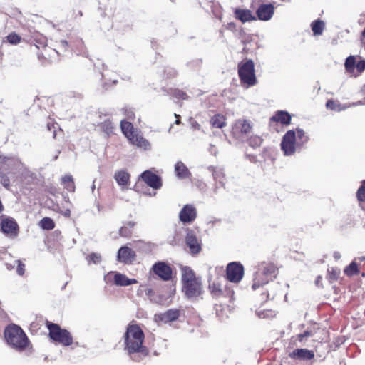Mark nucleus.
Returning <instances> with one entry per match:
<instances>
[{"label": "nucleus", "instance_id": "1", "mask_svg": "<svg viewBox=\"0 0 365 365\" xmlns=\"http://www.w3.org/2000/svg\"><path fill=\"white\" fill-rule=\"evenodd\" d=\"M144 334L137 325H129L124 336L125 350L130 359L135 361H140L148 354V351L143 346Z\"/></svg>", "mask_w": 365, "mask_h": 365}, {"label": "nucleus", "instance_id": "2", "mask_svg": "<svg viewBox=\"0 0 365 365\" xmlns=\"http://www.w3.org/2000/svg\"><path fill=\"white\" fill-rule=\"evenodd\" d=\"M5 339L7 343L16 350H24L29 344V339L22 329L15 324L5 329Z\"/></svg>", "mask_w": 365, "mask_h": 365}, {"label": "nucleus", "instance_id": "3", "mask_svg": "<svg viewBox=\"0 0 365 365\" xmlns=\"http://www.w3.org/2000/svg\"><path fill=\"white\" fill-rule=\"evenodd\" d=\"M120 128L123 133L130 143L145 150L150 149V143L140 134L134 130L131 123L122 120L120 121Z\"/></svg>", "mask_w": 365, "mask_h": 365}, {"label": "nucleus", "instance_id": "4", "mask_svg": "<svg viewBox=\"0 0 365 365\" xmlns=\"http://www.w3.org/2000/svg\"><path fill=\"white\" fill-rule=\"evenodd\" d=\"M276 270L274 264L262 263L255 275L252 289L255 290L260 286L267 284L275 277Z\"/></svg>", "mask_w": 365, "mask_h": 365}, {"label": "nucleus", "instance_id": "5", "mask_svg": "<svg viewBox=\"0 0 365 365\" xmlns=\"http://www.w3.org/2000/svg\"><path fill=\"white\" fill-rule=\"evenodd\" d=\"M238 75L241 83L246 87H250L257 83L255 64L252 60L240 62L238 64Z\"/></svg>", "mask_w": 365, "mask_h": 365}, {"label": "nucleus", "instance_id": "6", "mask_svg": "<svg viewBox=\"0 0 365 365\" xmlns=\"http://www.w3.org/2000/svg\"><path fill=\"white\" fill-rule=\"evenodd\" d=\"M48 328L49 329V336L53 341L63 346H69L72 344L73 338L67 330L61 329L56 324H50Z\"/></svg>", "mask_w": 365, "mask_h": 365}, {"label": "nucleus", "instance_id": "7", "mask_svg": "<svg viewBox=\"0 0 365 365\" xmlns=\"http://www.w3.org/2000/svg\"><path fill=\"white\" fill-rule=\"evenodd\" d=\"M302 148L296 139L294 130H288L282 138L281 148L285 155H292L295 151Z\"/></svg>", "mask_w": 365, "mask_h": 365}, {"label": "nucleus", "instance_id": "8", "mask_svg": "<svg viewBox=\"0 0 365 365\" xmlns=\"http://www.w3.org/2000/svg\"><path fill=\"white\" fill-rule=\"evenodd\" d=\"M106 284H115L120 287L129 286L138 283L135 279H129L125 274L118 272H110L104 276Z\"/></svg>", "mask_w": 365, "mask_h": 365}, {"label": "nucleus", "instance_id": "9", "mask_svg": "<svg viewBox=\"0 0 365 365\" xmlns=\"http://www.w3.org/2000/svg\"><path fill=\"white\" fill-rule=\"evenodd\" d=\"M244 274L243 266L239 262H231L227 267V278L234 283H237L242 279Z\"/></svg>", "mask_w": 365, "mask_h": 365}, {"label": "nucleus", "instance_id": "10", "mask_svg": "<svg viewBox=\"0 0 365 365\" xmlns=\"http://www.w3.org/2000/svg\"><path fill=\"white\" fill-rule=\"evenodd\" d=\"M1 228L3 233L9 237L14 238L18 235L19 225L13 218L6 217L2 219Z\"/></svg>", "mask_w": 365, "mask_h": 365}, {"label": "nucleus", "instance_id": "11", "mask_svg": "<svg viewBox=\"0 0 365 365\" xmlns=\"http://www.w3.org/2000/svg\"><path fill=\"white\" fill-rule=\"evenodd\" d=\"M180 311L178 309H170L163 313L155 314L154 320L157 323L167 324L178 319Z\"/></svg>", "mask_w": 365, "mask_h": 365}, {"label": "nucleus", "instance_id": "12", "mask_svg": "<svg viewBox=\"0 0 365 365\" xmlns=\"http://www.w3.org/2000/svg\"><path fill=\"white\" fill-rule=\"evenodd\" d=\"M152 270L158 277L164 281H168L172 278V269L164 262L155 263L152 267Z\"/></svg>", "mask_w": 365, "mask_h": 365}, {"label": "nucleus", "instance_id": "13", "mask_svg": "<svg viewBox=\"0 0 365 365\" xmlns=\"http://www.w3.org/2000/svg\"><path fill=\"white\" fill-rule=\"evenodd\" d=\"M182 290L189 299H195L202 293L201 280L198 279L192 282L185 284L182 287Z\"/></svg>", "mask_w": 365, "mask_h": 365}, {"label": "nucleus", "instance_id": "14", "mask_svg": "<svg viewBox=\"0 0 365 365\" xmlns=\"http://www.w3.org/2000/svg\"><path fill=\"white\" fill-rule=\"evenodd\" d=\"M197 211L192 205H185L179 213L180 220L183 223H190L195 220Z\"/></svg>", "mask_w": 365, "mask_h": 365}, {"label": "nucleus", "instance_id": "15", "mask_svg": "<svg viewBox=\"0 0 365 365\" xmlns=\"http://www.w3.org/2000/svg\"><path fill=\"white\" fill-rule=\"evenodd\" d=\"M117 259L122 263H131L135 259V252L127 246L121 247L118 252Z\"/></svg>", "mask_w": 365, "mask_h": 365}, {"label": "nucleus", "instance_id": "16", "mask_svg": "<svg viewBox=\"0 0 365 365\" xmlns=\"http://www.w3.org/2000/svg\"><path fill=\"white\" fill-rule=\"evenodd\" d=\"M142 180L150 187L159 189L162 186L160 178L150 170H145L141 174Z\"/></svg>", "mask_w": 365, "mask_h": 365}, {"label": "nucleus", "instance_id": "17", "mask_svg": "<svg viewBox=\"0 0 365 365\" xmlns=\"http://www.w3.org/2000/svg\"><path fill=\"white\" fill-rule=\"evenodd\" d=\"M185 242L192 254H197L201 250V245L192 231H188Z\"/></svg>", "mask_w": 365, "mask_h": 365}, {"label": "nucleus", "instance_id": "18", "mask_svg": "<svg viewBox=\"0 0 365 365\" xmlns=\"http://www.w3.org/2000/svg\"><path fill=\"white\" fill-rule=\"evenodd\" d=\"M252 128V124L249 120L239 119L235 121L232 130L234 134L241 133L242 135H247L251 132Z\"/></svg>", "mask_w": 365, "mask_h": 365}, {"label": "nucleus", "instance_id": "19", "mask_svg": "<svg viewBox=\"0 0 365 365\" xmlns=\"http://www.w3.org/2000/svg\"><path fill=\"white\" fill-rule=\"evenodd\" d=\"M274 11V8L272 4H261L257 10V15L259 20L268 21L272 17Z\"/></svg>", "mask_w": 365, "mask_h": 365}, {"label": "nucleus", "instance_id": "20", "mask_svg": "<svg viewBox=\"0 0 365 365\" xmlns=\"http://www.w3.org/2000/svg\"><path fill=\"white\" fill-rule=\"evenodd\" d=\"M289 356L294 359L310 360L314 358V354L306 349H297L290 353Z\"/></svg>", "mask_w": 365, "mask_h": 365}, {"label": "nucleus", "instance_id": "21", "mask_svg": "<svg viewBox=\"0 0 365 365\" xmlns=\"http://www.w3.org/2000/svg\"><path fill=\"white\" fill-rule=\"evenodd\" d=\"M235 17L242 23L256 20L255 16L249 9H236L235 10Z\"/></svg>", "mask_w": 365, "mask_h": 365}, {"label": "nucleus", "instance_id": "22", "mask_svg": "<svg viewBox=\"0 0 365 365\" xmlns=\"http://www.w3.org/2000/svg\"><path fill=\"white\" fill-rule=\"evenodd\" d=\"M114 178L117 183L124 190L130 184V175L126 171L122 170L115 172Z\"/></svg>", "mask_w": 365, "mask_h": 365}, {"label": "nucleus", "instance_id": "23", "mask_svg": "<svg viewBox=\"0 0 365 365\" xmlns=\"http://www.w3.org/2000/svg\"><path fill=\"white\" fill-rule=\"evenodd\" d=\"M175 173L179 179H185L191 177V173L187 166L181 161L175 165Z\"/></svg>", "mask_w": 365, "mask_h": 365}, {"label": "nucleus", "instance_id": "24", "mask_svg": "<svg viewBox=\"0 0 365 365\" xmlns=\"http://www.w3.org/2000/svg\"><path fill=\"white\" fill-rule=\"evenodd\" d=\"M359 104H362V103L361 101H359L357 103H354L352 104L341 105L338 101H335L334 100H329L326 103V106L329 110L339 112L344 110L346 108H349L351 106H355Z\"/></svg>", "mask_w": 365, "mask_h": 365}, {"label": "nucleus", "instance_id": "25", "mask_svg": "<svg viewBox=\"0 0 365 365\" xmlns=\"http://www.w3.org/2000/svg\"><path fill=\"white\" fill-rule=\"evenodd\" d=\"M271 120L279 122L283 125H289L291 121V115L287 111L279 110L271 118Z\"/></svg>", "mask_w": 365, "mask_h": 365}, {"label": "nucleus", "instance_id": "26", "mask_svg": "<svg viewBox=\"0 0 365 365\" xmlns=\"http://www.w3.org/2000/svg\"><path fill=\"white\" fill-rule=\"evenodd\" d=\"M200 279L195 277L194 272L188 267L182 269V282L183 285Z\"/></svg>", "mask_w": 365, "mask_h": 365}, {"label": "nucleus", "instance_id": "27", "mask_svg": "<svg viewBox=\"0 0 365 365\" xmlns=\"http://www.w3.org/2000/svg\"><path fill=\"white\" fill-rule=\"evenodd\" d=\"M210 124L214 128H222L226 125L225 118L222 115L216 114L210 119Z\"/></svg>", "mask_w": 365, "mask_h": 365}, {"label": "nucleus", "instance_id": "28", "mask_svg": "<svg viewBox=\"0 0 365 365\" xmlns=\"http://www.w3.org/2000/svg\"><path fill=\"white\" fill-rule=\"evenodd\" d=\"M356 65V57L354 56H350L346 59L344 66L347 72L354 74L355 68Z\"/></svg>", "mask_w": 365, "mask_h": 365}, {"label": "nucleus", "instance_id": "29", "mask_svg": "<svg viewBox=\"0 0 365 365\" xmlns=\"http://www.w3.org/2000/svg\"><path fill=\"white\" fill-rule=\"evenodd\" d=\"M62 183L64 185L65 188L69 192L75 191V185L72 175H66L61 179Z\"/></svg>", "mask_w": 365, "mask_h": 365}, {"label": "nucleus", "instance_id": "30", "mask_svg": "<svg viewBox=\"0 0 365 365\" xmlns=\"http://www.w3.org/2000/svg\"><path fill=\"white\" fill-rule=\"evenodd\" d=\"M294 131L296 133L297 141L299 143L300 146L302 147L304 144L308 142L309 137L301 128H297Z\"/></svg>", "mask_w": 365, "mask_h": 365}, {"label": "nucleus", "instance_id": "31", "mask_svg": "<svg viewBox=\"0 0 365 365\" xmlns=\"http://www.w3.org/2000/svg\"><path fill=\"white\" fill-rule=\"evenodd\" d=\"M324 29V23L323 21L317 20L312 24V30L314 36L321 35Z\"/></svg>", "mask_w": 365, "mask_h": 365}, {"label": "nucleus", "instance_id": "32", "mask_svg": "<svg viewBox=\"0 0 365 365\" xmlns=\"http://www.w3.org/2000/svg\"><path fill=\"white\" fill-rule=\"evenodd\" d=\"M40 226L43 230H50L54 228L55 224L52 219L50 217H43L39 222Z\"/></svg>", "mask_w": 365, "mask_h": 365}, {"label": "nucleus", "instance_id": "33", "mask_svg": "<svg viewBox=\"0 0 365 365\" xmlns=\"http://www.w3.org/2000/svg\"><path fill=\"white\" fill-rule=\"evenodd\" d=\"M209 289L213 297H219L222 294V288L217 283L213 282L210 284Z\"/></svg>", "mask_w": 365, "mask_h": 365}, {"label": "nucleus", "instance_id": "34", "mask_svg": "<svg viewBox=\"0 0 365 365\" xmlns=\"http://www.w3.org/2000/svg\"><path fill=\"white\" fill-rule=\"evenodd\" d=\"M344 272L347 276H353L359 273L358 265L354 261L344 269Z\"/></svg>", "mask_w": 365, "mask_h": 365}, {"label": "nucleus", "instance_id": "35", "mask_svg": "<svg viewBox=\"0 0 365 365\" xmlns=\"http://www.w3.org/2000/svg\"><path fill=\"white\" fill-rule=\"evenodd\" d=\"M248 143H249V145L253 148H257V147H259L260 146V145L262 144V139L261 137L259 136H257V135H254V136H252L249 140H248Z\"/></svg>", "mask_w": 365, "mask_h": 365}, {"label": "nucleus", "instance_id": "36", "mask_svg": "<svg viewBox=\"0 0 365 365\" xmlns=\"http://www.w3.org/2000/svg\"><path fill=\"white\" fill-rule=\"evenodd\" d=\"M101 127L103 129V130L108 134L113 133L114 128L113 123L109 120H105L102 123Z\"/></svg>", "mask_w": 365, "mask_h": 365}, {"label": "nucleus", "instance_id": "37", "mask_svg": "<svg viewBox=\"0 0 365 365\" xmlns=\"http://www.w3.org/2000/svg\"><path fill=\"white\" fill-rule=\"evenodd\" d=\"M209 169L212 172L214 178L218 180L220 182H222L221 180L222 177H223L222 169H217L212 166L210 167Z\"/></svg>", "mask_w": 365, "mask_h": 365}, {"label": "nucleus", "instance_id": "38", "mask_svg": "<svg viewBox=\"0 0 365 365\" xmlns=\"http://www.w3.org/2000/svg\"><path fill=\"white\" fill-rule=\"evenodd\" d=\"M356 195L359 201L365 200V180L362 181V184L359 188Z\"/></svg>", "mask_w": 365, "mask_h": 365}, {"label": "nucleus", "instance_id": "39", "mask_svg": "<svg viewBox=\"0 0 365 365\" xmlns=\"http://www.w3.org/2000/svg\"><path fill=\"white\" fill-rule=\"evenodd\" d=\"M7 41L11 44H17L21 41V37L15 33H11L6 37Z\"/></svg>", "mask_w": 365, "mask_h": 365}, {"label": "nucleus", "instance_id": "40", "mask_svg": "<svg viewBox=\"0 0 365 365\" xmlns=\"http://www.w3.org/2000/svg\"><path fill=\"white\" fill-rule=\"evenodd\" d=\"M87 259L89 262H92L94 264H98L101 261V256L98 253L93 252L88 256Z\"/></svg>", "mask_w": 365, "mask_h": 365}, {"label": "nucleus", "instance_id": "41", "mask_svg": "<svg viewBox=\"0 0 365 365\" xmlns=\"http://www.w3.org/2000/svg\"><path fill=\"white\" fill-rule=\"evenodd\" d=\"M355 69L356 70L357 73H354V76H357L362 73L365 70V60L361 59L357 61Z\"/></svg>", "mask_w": 365, "mask_h": 365}, {"label": "nucleus", "instance_id": "42", "mask_svg": "<svg viewBox=\"0 0 365 365\" xmlns=\"http://www.w3.org/2000/svg\"><path fill=\"white\" fill-rule=\"evenodd\" d=\"M14 263L16 264V272L18 274L23 275L25 272V264L20 260H14Z\"/></svg>", "mask_w": 365, "mask_h": 365}, {"label": "nucleus", "instance_id": "43", "mask_svg": "<svg viewBox=\"0 0 365 365\" xmlns=\"http://www.w3.org/2000/svg\"><path fill=\"white\" fill-rule=\"evenodd\" d=\"M0 183L5 187H9L10 181L7 176L3 175L0 176Z\"/></svg>", "mask_w": 365, "mask_h": 365}, {"label": "nucleus", "instance_id": "44", "mask_svg": "<svg viewBox=\"0 0 365 365\" xmlns=\"http://www.w3.org/2000/svg\"><path fill=\"white\" fill-rule=\"evenodd\" d=\"M174 95L177 98H181V99H187V96L185 93H184L182 91H175Z\"/></svg>", "mask_w": 365, "mask_h": 365}, {"label": "nucleus", "instance_id": "45", "mask_svg": "<svg viewBox=\"0 0 365 365\" xmlns=\"http://www.w3.org/2000/svg\"><path fill=\"white\" fill-rule=\"evenodd\" d=\"M312 336V332L310 331H305L304 333L298 335L299 340L302 341L304 338L309 337Z\"/></svg>", "mask_w": 365, "mask_h": 365}, {"label": "nucleus", "instance_id": "46", "mask_svg": "<svg viewBox=\"0 0 365 365\" xmlns=\"http://www.w3.org/2000/svg\"><path fill=\"white\" fill-rule=\"evenodd\" d=\"M119 233L120 236L128 237L130 234V232L127 229L126 227H122L119 230Z\"/></svg>", "mask_w": 365, "mask_h": 365}, {"label": "nucleus", "instance_id": "47", "mask_svg": "<svg viewBox=\"0 0 365 365\" xmlns=\"http://www.w3.org/2000/svg\"><path fill=\"white\" fill-rule=\"evenodd\" d=\"M208 150L213 155H216V154L217 153V150L216 148V146L215 145H213V144H210V145Z\"/></svg>", "mask_w": 365, "mask_h": 365}, {"label": "nucleus", "instance_id": "48", "mask_svg": "<svg viewBox=\"0 0 365 365\" xmlns=\"http://www.w3.org/2000/svg\"><path fill=\"white\" fill-rule=\"evenodd\" d=\"M47 128H48V130H51V128H53L54 129V132H53V138H56V127H55V125L54 124H50V123H48L47 125Z\"/></svg>", "mask_w": 365, "mask_h": 365}, {"label": "nucleus", "instance_id": "49", "mask_svg": "<svg viewBox=\"0 0 365 365\" xmlns=\"http://www.w3.org/2000/svg\"><path fill=\"white\" fill-rule=\"evenodd\" d=\"M6 265L8 269H13L16 267V264H15L14 262L13 263H6Z\"/></svg>", "mask_w": 365, "mask_h": 365}, {"label": "nucleus", "instance_id": "50", "mask_svg": "<svg viewBox=\"0 0 365 365\" xmlns=\"http://www.w3.org/2000/svg\"><path fill=\"white\" fill-rule=\"evenodd\" d=\"M333 257L336 260H338L341 258V254L339 252H334Z\"/></svg>", "mask_w": 365, "mask_h": 365}, {"label": "nucleus", "instance_id": "51", "mask_svg": "<svg viewBox=\"0 0 365 365\" xmlns=\"http://www.w3.org/2000/svg\"><path fill=\"white\" fill-rule=\"evenodd\" d=\"M175 116L177 118L176 120H175V124L177 125H179L181 123V121L180 120V115H177V114H175Z\"/></svg>", "mask_w": 365, "mask_h": 365}, {"label": "nucleus", "instance_id": "52", "mask_svg": "<svg viewBox=\"0 0 365 365\" xmlns=\"http://www.w3.org/2000/svg\"><path fill=\"white\" fill-rule=\"evenodd\" d=\"M192 128H195L197 129H200V125L197 122H194V123H192Z\"/></svg>", "mask_w": 365, "mask_h": 365}, {"label": "nucleus", "instance_id": "53", "mask_svg": "<svg viewBox=\"0 0 365 365\" xmlns=\"http://www.w3.org/2000/svg\"><path fill=\"white\" fill-rule=\"evenodd\" d=\"M60 43H61V45L62 46H63V47L67 46V44H68V43H67V41H64V40L61 41Z\"/></svg>", "mask_w": 365, "mask_h": 365}, {"label": "nucleus", "instance_id": "54", "mask_svg": "<svg viewBox=\"0 0 365 365\" xmlns=\"http://www.w3.org/2000/svg\"><path fill=\"white\" fill-rule=\"evenodd\" d=\"M95 189H96V185H95V180H94L93 182V185L91 186V191L93 193H94Z\"/></svg>", "mask_w": 365, "mask_h": 365}, {"label": "nucleus", "instance_id": "55", "mask_svg": "<svg viewBox=\"0 0 365 365\" xmlns=\"http://www.w3.org/2000/svg\"><path fill=\"white\" fill-rule=\"evenodd\" d=\"M330 278L331 279H336V274H335V273L332 274V275L330 277Z\"/></svg>", "mask_w": 365, "mask_h": 365}, {"label": "nucleus", "instance_id": "56", "mask_svg": "<svg viewBox=\"0 0 365 365\" xmlns=\"http://www.w3.org/2000/svg\"><path fill=\"white\" fill-rule=\"evenodd\" d=\"M321 279H322V277H321L320 276H319V277H318V278H317V280H316V284H319V281H320Z\"/></svg>", "mask_w": 365, "mask_h": 365}, {"label": "nucleus", "instance_id": "57", "mask_svg": "<svg viewBox=\"0 0 365 365\" xmlns=\"http://www.w3.org/2000/svg\"><path fill=\"white\" fill-rule=\"evenodd\" d=\"M3 210V205L1 204V202L0 201V213L2 212Z\"/></svg>", "mask_w": 365, "mask_h": 365}, {"label": "nucleus", "instance_id": "58", "mask_svg": "<svg viewBox=\"0 0 365 365\" xmlns=\"http://www.w3.org/2000/svg\"><path fill=\"white\" fill-rule=\"evenodd\" d=\"M128 225H129L130 227H133V226H134V223H133V222H128Z\"/></svg>", "mask_w": 365, "mask_h": 365}, {"label": "nucleus", "instance_id": "59", "mask_svg": "<svg viewBox=\"0 0 365 365\" xmlns=\"http://www.w3.org/2000/svg\"><path fill=\"white\" fill-rule=\"evenodd\" d=\"M359 259H360V261H364V260H365V257H359Z\"/></svg>", "mask_w": 365, "mask_h": 365}, {"label": "nucleus", "instance_id": "60", "mask_svg": "<svg viewBox=\"0 0 365 365\" xmlns=\"http://www.w3.org/2000/svg\"><path fill=\"white\" fill-rule=\"evenodd\" d=\"M97 207H98V211H100L101 210V205L99 204L97 205Z\"/></svg>", "mask_w": 365, "mask_h": 365}, {"label": "nucleus", "instance_id": "61", "mask_svg": "<svg viewBox=\"0 0 365 365\" xmlns=\"http://www.w3.org/2000/svg\"><path fill=\"white\" fill-rule=\"evenodd\" d=\"M269 293H268L267 297H266V299H269Z\"/></svg>", "mask_w": 365, "mask_h": 365}]
</instances>
